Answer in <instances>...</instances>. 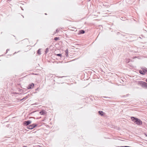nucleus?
Wrapping results in <instances>:
<instances>
[{
    "mask_svg": "<svg viewBox=\"0 0 147 147\" xmlns=\"http://www.w3.org/2000/svg\"><path fill=\"white\" fill-rule=\"evenodd\" d=\"M48 49L47 48L46 50V53H47V52H48Z\"/></svg>",
    "mask_w": 147,
    "mask_h": 147,
    "instance_id": "15",
    "label": "nucleus"
},
{
    "mask_svg": "<svg viewBox=\"0 0 147 147\" xmlns=\"http://www.w3.org/2000/svg\"><path fill=\"white\" fill-rule=\"evenodd\" d=\"M56 32H59V30L57 29L56 30Z\"/></svg>",
    "mask_w": 147,
    "mask_h": 147,
    "instance_id": "16",
    "label": "nucleus"
},
{
    "mask_svg": "<svg viewBox=\"0 0 147 147\" xmlns=\"http://www.w3.org/2000/svg\"><path fill=\"white\" fill-rule=\"evenodd\" d=\"M59 39V38L58 37H55L54 38V40H58Z\"/></svg>",
    "mask_w": 147,
    "mask_h": 147,
    "instance_id": "13",
    "label": "nucleus"
},
{
    "mask_svg": "<svg viewBox=\"0 0 147 147\" xmlns=\"http://www.w3.org/2000/svg\"><path fill=\"white\" fill-rule=\"evenodd\" d=\"M80 33L84 34L85 33V31L83 30H81L80 31Z\"/></svg>",
    "mask_w": 147,
    "mask_h": 147,
    "instance_id": "12",
    "label": "nucleus"
},
{
    "mask_svg": "<svg viewBox=\"0 0 147 147\" xmlns=\"http://www.w3.org/2000/svg\"><path fill=\"white\" fill-rule=\"evenodd\" d=\"M124 147H130V146H125Z\"/></svg>",
    "mask_w": 147,
    "mask_h": 147,
    "instance_id": "18",
    "label": "nucleus"
},
{
    "mask_svg": "<svg viewBox=\"0 0 147 147\" xmlns=\"http://www.w3.org/2000/svg\"><path fill=\"white\" fill-rule=\"evenodd\" d=\"M57 56H59L61 57V55L60 54H59L57 55Z\"/></svg>",
    "mask_w": 147,
    "mask_h": 147,
    "instance_id": "14",
    "label": "nucleus"
},
{
    "mask_svg": "<svg viewBox=\"0 0 147 147\" xmlns=\"http://www.w3.org/2000/svg\"><path fill=\"white\" fill-rule=\"evenodd\" d=\"M98 113H99V114L102 116L104 115L105 114V113L104 112H103V111H99Z\"/></svg>",
    "mask_w": 147,
    "mask_h": 147,
    "instance_id": "8",
    "label": "nucleus"
},
{
    "mask_svg": "<svg viewBox=\"0 0 147 147\" xmlns=\"http://www.w3.org/2000/svg\"><path fill=\"white\" fill-rule=\"evenodd\" d=\"M145 135H146V136L147 137V135H146V134Z\"/></svg>",
    "mask_w": 147,
    "mask_h": 147,
    "instance_id": "20",
    "label": "nucleus"
},
{
    "mask_svg": "<svg viewBox=\"0 0 147 147\" xmlns=\"http://www.w3.org/2000/svg\"><path fill=\"white\" fill-rule=\"evenodd\" d=\"M34 86V84L33 83H32L31 84L28 86L27 88L28 89H31Z\"/></svg>",
    "mask_w": 147,
    "mask_h": 147,
    "instance_id": "6",
    "label": "nucleus"
},
{
    "mask_svg": "<svg viewBox=\"0 0 147 147\" xmlns=\"http://www.w3.org/2000/svg\"><path fill=\"white\" fill-rule=\"evenodd\" d=\"M65 55L67 57L68 56V51L67 49L65 51Z\"/></svg>",
    "mask_w": 147,
    "mask_h": 147,
    "instance_id": "9",
    "label": "nucleus"
},
{
    "mask_svg": "<svg viewBox=\"0 0 147 147\" xmlns=\"http://www.w3.org/2000/svg\"><path fill=\"white\" fill-rule=\"evenodd\" d=\"M31 123V121H24V124L25 125H27L30 124Z\"/></svg>",
    "mask_w": 147,
    "mask_h": 147,
    "instance_id": "5",
    "label": "nucleus"
},
{
    "mask_svg": "<svg viewBox=\"0 0 147 147\" xmlns=\"http://www.w3.org/2000/svg\"><path fill=\"white\" fill-rule=\"evenodd\" d=\"M37 126V125L35 124H33L32 125H29L28 128L29 129H32L34 127H36Z\"/></svg>",
    "mask_w": 147,
    "mask_h": 147,
    "instance_id": "4",
    "label": "nucleus"
},
{
    "mask_svg": "<svg viewBox=\"0 0 147 147\" xmlns=\"http://www.w3.org/2000/svg\"><path fill=\"white\" fill-rule=\"evenodd\" d=\"M131 119L134 123L138 125H141L142 124V121L137 118L131 117Z\"/></svg>",
    "mask_w": 147,
    "mask_h": 147,
    "instance_id": "1",
    "label": "nucleus"
},
{
    "mask_svg": "<svg viewBox=\"0 0 147 147\" xmlns=\"http://www.w3.org/2000/svg\"><path fill=\"white\" fill-rule=\"evenodd\" d=\"M124 147H130V146H125Z\"/></svg>",
    "mask_w": 147,
    "mask_h": 147,
    "instance_id": "17",
    "label": "nucleus"
},
{
    "mask_svg": "<svg viewBox=\"0 0 147 147\" xmlns=\"http://www.w3.org/2000/svg\"><path fill=\"white\" fill-rule=\"evenodd\" d=\"M138 84L142 87H146L147 86V83L143 81H139Z\"/></svg>",
    "mask_w": 147,
    "mask_h": 147,
    "instance_id": "2",
    "label": "nucleus"
},
{
    "mask_svg": "<svg viewBox=\"0 0 147 147\" xmlns=\"http://www.w3.org/2000/svg\"><path fill=\"white\" fill-rule=\"evenodd\" d=\"M40 113L41 115H45L46 114V112L45 111L42 110L40 112Z\"/></svg>",
    "mask_w": 147,
    "mask_h": 147,
    "instance_id": "7",
    "label": "nucleus"
},
{
    "mask_svg": "<svg viewBox=\"0 0 147 147\" xmlns=\"http://www.w3.org/2000/svg\"><path fill=\"white\" fill-rule=\"evenodd\" d=\"M139 73L143 75L145 74H147V69H144L142 70H140Z\"/></svg>",
    "mask_w": 147,
    "mask_h": 147,
    "instance_id": "3",
    "label": "nucleus"
},
{
    "mask_svg": "<svg viewBox=\"0 0 147 147\" xmlns=\"http://www.w3.org/2000/svg\"><path fill=\"white\" fill-rule=\"evenodd\" d=\"M37 53L39 55H40L41 54V51H40V49H39L38 50V52H37Z\"/></svg>",
    "mask_w": 147,
    "mask_h": 147,
    "instance_id": "10",
    "label": "nucleus"
},
{
    "mask_svg": "<svg viewBox=\"0 0 147 147\" xmlns=\"http://www.w3.org/2000/svg\"><path fill=\"white\" fill-rule=\"evenodd\" d=\"M146 82H147V79H146Z\"/></svg>",
    "mask_w": 147,
    "mask_h": 147,
    "instance_id": "19",
    "label": "nucleus"
},
{
    "mask_svg": "<svg viewBox=\"0 0 147 147\" xmlns=\"http://www.w3.org/2000/svg\"><path fill=\"white\" fill-rule=\"evenodd\" d=\"M28 98V96H26V97H24L22 99H21V100H25Z\"/></svg>",
    "mask_w": 147,
    "mask_h": 147,
    "instance_id": "11",
    "label": "nucleus"
},
{
    "mask_svg": "<svg viewBox=\"0 0 147 147\" xmlns=\"http://www.w3.org/2000/svg\"><path fill=\"white\" fill-rule=\"evenodd\" d=\"M90 0H89V1H90Z\"/></svg>",
    "mask_w": 147,
    "mask_h": 147,
    "instance_id": "21",
    "label": "nucleus"
}]
</instances>
